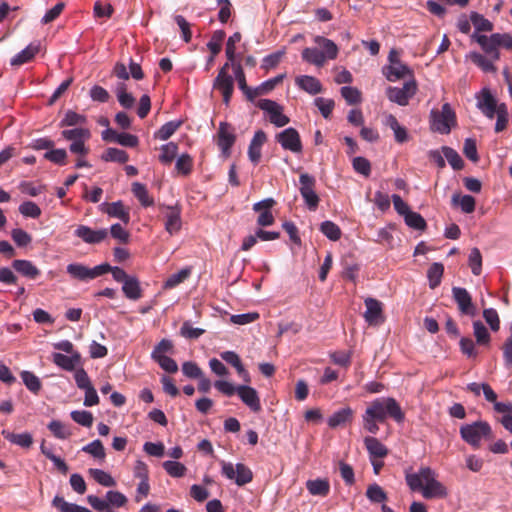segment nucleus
<instances>
[{"label":"nucleus","instance_id":"obj_1","mask_svg":"<svg viewBox=\"0 0 512 512\" xmlns=\"http://www.w3.org/2000/svg\"><path fill=\"white\" fill-rule=\"evenodd\" d=\"M406 483L412 491H421L426 499L445 498L446 487L436 479L435 472L429 467H421L418 472L406 475Z\"/></svg>","mask_w":512,"mask_h":512},{"label":"nucleus","instance_id":"obj_2","mask_svg":"<svg viewBox=\"0 0 512 512\" xmlns=\"http://www.w3.org/2000/svg\"><path fill=\"white\" fill-rule=\"evenodd\" d=\"M368 416L384 423L387 418H391L397 423L405 419V415L398 402L391 397L377 398L369 403L366 410Z\"/></svg>","mask_w":512,"mask_h":512},{"label":"nucleus","instance_id":"obj_3","mask_svg":"<svg viewBox=\"0 0 512 512\" xmlns=\"http://www.w3.org/2000/svg\"><path fill=\"white\" fill-rule=\"evenodd\" d=\"M456 123V114L449 103H444L441 110L433 109L430 112V129L433 132L449 134Z\"/></svg>","mask_w":512,"mask_h":512},{"label":"nucleus","instance_id":"obj_4","mask_svg":"<svg viewBox=\"0 0 512 512\" xmlns=\"http://www.w3.org/2000/svg\"><path fill=\"white\" fill-rule=\"evenodd\" d=\"M61 136L63 139L71 142L69 146L71 153L82 157H86L89 154V147L85 144L91 137L89 129L83 127L65 129L61 131Z\"/></svg>","mask_w":512,"mask_h":512},{"label":"nucleus","instance_id":"obj_5","mask_svg":"<svg viewBox=\"0 0 512 512\" xmlns=\"http://www.w3.org/2000/svg\"><path fill=\"white\" fill-rule=\"evenodd\" d=\"M491 434V427L485 421H477L472 424L461 426L460 435L462 439L477 448L480 446L483 438L489 437Z\"/></svg>","mask_w":512,"mask_h":512},{"label":"nucleus","instance_id":"obj_6","mask_svg":"<svg viewBox=\"0 0 512 512\" xmlns=\"http://www.w3.org/2000/svg\"><path fill=\"white\" fill-rule=\"evenodd\" d=\"M109 269L110 265L108 263H103L93 268H89L81 263H71L67 266L66 271L73 279L89 281L108 273Z\"/></svg>","mask_w":512,"mask_h":512},{"label":"nucleus","instance_id":"obj_7","mask_svg":"<svg viewBox=\"0 0 512 512\" xmlns=\"http://www.w3.org/2000/svg\"><path fill=\"white\" fill-rule=\"evenodd\" d=\"M221 473L229 480H234L238 486H243L253 479L252 471L244 464L237 463L235 466L224 460L220 461Z\"/></svg>","mask_w":512,"mask_h":512},{"label":"nucleus","instance_id":"obj_8","mask_svg":"<svg viewBox=\"0 0 512 512\" xmlns=\"http://www.w3.org/2000/svg\"><path fill=\"white\" fill-rule=\"evenodd\" d=\"M300 182V194L304 199L307 207L315 211L319 205V196L315 192L316 180L313 176L302 173L299 177Z\"/></svg>","mask_w":512,"mask_h":512},{"label":"nucleus","instance_id":"obj_9","mask_svg":"<svg viewBox=\"0 0 512 512\" xmlns=\"http://www.w3.org/2000/svg\"><path fill=\"white\" fill-rule=\"evenodd\" d=\"M159 209L162 212V214L164 215L165 230L170 235H174V234L178 233L182 226L181 206L179 204H175L173 206L160 204Z\"/></svg>","mask_w":512,"mask_h":512},{"label":"nucleus","instance_id":"obj_10","mask_svg":"<svg viewBox=\"0 0 512 512\" xmlns=\"http://www.w3.org/2000/svg\"><path fill=\"white\" fill-rule=\"evenodd\" d=\"M257 106L269 114L270 122L277 127H283L290 122L289 117L283 114V107L273 100L261 99Z\"/></svg>","mask_w":512,"mask_h":512},{"label":"nucleus","instance_id":"obj_11","mask_svg":"<svg viewBox=\"0 0 512 512\" xmlns=\"http://www.w3.org/2000/svg\"><path fill=\"white\" fill-rule=\"evenodd\" d=\"M276 141L284 150L298 154L302 152L303 146L299 132L292 127L286 128L275 136Z\"/></svg>","mask_w":512,"mask_h":512},{"label":"nucleus","instance_id":"obj_12","mask_svg":"<svg viewBox=\"0 0 512 512\" xmlns=\"http://www.w3.org/2000/svg\"><path fill=\"white\" fill-rule=\"evenodd\" d=\"M235 141L234 128L227 122H221L217 133V145L225 157L230 156Z\"/></svg>","mask_w":512,"mask_h":512},{"label":"nucleus","instance_id":"obj_13","mask_svg":"<svg viewBox=\"0 0 512 512\" xmlns=\"http://www.w3.org/2000/svg\"><path fill=\"white\" fill-rule=\"evenodd\" d=\"M477 108L489 119H493L499 111V104L488 88H483L477 95Z\"/></svg>","mask_w":512,"mask_h":512},{"label":"nucleus","instance_id":"obj_14","mask_svg":"<svg viewBox=\"0 0 512 512\" xmlns=\"http://www.w3.org/2000/svg\"><path fill=\"white\" fill-rule=\"evenodd\" d=\"M74 235L80 238L86 244H99L108 237V230H94L86 225H79L74 231Z\"/></svg>","mask_w":512,"mask_h":512},{"label":"nucleus","instance_id":"obj_15","mask_svg":"<svg viewBox=\"0 0 512 512\" xmlns=\"http://www.w3.org/2000/svg\"><path fill=\"white\" fill-rule=\"evenodd\" d=\"M276 204L273 198H266L253 205V210L259 213L257 224L261 227L270 226L275 219L271 212V208Z\"/></svg>","mask_w":512,"mask_h":512},{"label":"nucleus","instance_id":"obj_16","mask_svg":"<svg viewBox=\"0 0 512 512\" xmlns=\"http://www.w3.org/2000/svg\"><path fill=\"white\" fill-rule=\"evenodd\" d=\"M452 295L462 314L475 316L476 308L469 292L462 287H453Z\"/></svg>","mask_w":512,"mask_h":512},{"label":"nucleus","instance_id":"obj_17","mask_svg":"<svg viewBox=\"0 0 512 512\" xmlns=\"http://www.w3.org/2000/svg\"><path fill=\"white\" fill-rule=\"evenodd\" d=\"M366 311L364 318L370 325H378L384 321L382 303L374 298L365 299Z\"/></svg>","mask_w":512,"mask_h":512},{"label":"nucleus","instance_id":"obj_18","mask_svg":"<svg viewBox=\"0 0 512 512\" xmlns=\"http://www.w3.org/2000/svg\"><path fill=\"white\" fill-rule=\"evenodd\" d=\"M237 395L241 401L247 405L253 412L261 410V402L256 389L247 385L237 386Z\"/></svg>","mask_w":512,"mask_h":512},{"label":"nucleus","instance_id":"obj_19","mask_svg":"<svg viewBox=\"0 0 512 512\" xmlns=\"http://www.w3.org/2000/svg\"><path fill=\"white\" fill-rule=\"evenodd\" d=\"M101 210L108 216L121 220L124 224L130 221L129 210L124 206L122 201L101 204Z\"/></svg>","mask_w":512,"mask_h":512},{"label":"nucleus","instance_id":"obj_20","mask_svg":"<svg viewBox=\"0 0 512 512\" xmlns=\"http://www.w3.org/2000/svg\"><path fill=\"white\" fill-rule=\"evenodd\" d=\"M52 360L54 364L65 371H74L81 365L80 353H72L70 356L62 353H53Z\"/></svg>","mask_w":512,"mask_h":512},{"label":"nucleus","instance_id":"obj_21","mask_svg":"<svg viewBox=\"0 0 512 512\" xmlns=\"http://www.w3.org/2000/svg\"><path fill=\"white\" fill-rule=\"evenodd\" d=\"M213 87L222 93L224 103L228 104L234 91L233 77L231 75H224V73L217 75L214 80Z\"/></svg>","mask_w":512,"mask_h":512},{"label":"nucleus","instance_id":"obj_22","mask_svg":"<svg viewBox=\"0 0 512 512\" xmlns=\"http://www.w3.org/2000/svg\"><path fill=\"white\" fill-rule=\"evenodd\" d=\"M384 74L389 81H397L406 77H412L411 69L401 61L384 67Z\"/></svg>","mask_w":512,"mask_h":512},{"label":"nucleus","instance_id":"obj_23","mask_svg":"<svg viewBox=\"0 0 512 512\" xmlns=\"http://www.w3.org/2000/svg\"><path fill=\"white\" fill-rule=\"evenodd\" d=\"M12 267L28 279L34 280L41 275V271L29 260L16 259L12 262Z\"/></svg>","mask_w":512,"mask_h":512},{"label":"nucleus","instance_id":"obj_24","mask_svg":"<svg viewBox=\"0 0 512 512\" xmlns=\"http://www.w3.org/2000/svg\"><path fill=\"white\" fill-rule=\"evenodd\" d=\"M298 87L311 95H316L322 92V84L320 81L308 75L298 76L295 80Z\"/></svg>","mask_w":512,"mask_h":512},{"label":"nucleus","instance_id":"obj_25","mask_svg":"<svg viewBox=\"0 0 512 512\" xmlns=\"http://www.w3.org/2000/svg\"><path fill=\"white\" fill-rule=\"evenodd\" d=\"M221 358L228 364L232 365L236 369L238 375L242 377L245 382H250V375L244 368L238 354L233 351H225L221 353Z\"/></svg>","mask_w":512,"mask_h":512},{"label":"nucleus","instance_id":"obj_26","mask_svg":"<svg viewBox=\"0 0 512 512\" xmlns=\"http://www.w3.org/2000/svg\"><path fill=\"white\" fill-rule=\"evenodd\" d=\"M353 414L354 412L350 407L337 410L328 418V426L330 428H337L346 424L347 422H351L353 419Z\"/></svg>","mask_w":512,"mask_h":512},{"label":"nucleus","instance_id":"obj_27","mask_svg":"<svg viewBox=\"0 0 512 512\" xmlns=\"http://www.w3.org/2000/svg\"><path fill=\"white\" fill-rule=\"evenodd\" d=\"M386 125L394 132L395 141L397 143L402 144L409 140L407 129L400 125L394 115L390 114L387 116Z\"/></svg>","mask_w":512,"mask_h":512},{"label":"nucleus","instance_id":"obj_28","mask_svg":"<svg viewBox=\"0 0 512 512\" xmlns=\"http://www.w3.org/2000/svg\"><path fill=\"white\" fill-rule=\"evenodd\" d=\"M40 45L31 43L11 59L12 66H20L31 61L39 52Z\"/></svg>","mask_w":512,"mask_h":512},{"label":"nucleus","instance_id":"obj_29","mask_svg":"<svg viewBox=\"0 0 512 512\" xmlns=\"http://www.w3.org/2000/svg\"><path fill=\"white\" fill-rule=\"evenodd\" d=\"M365 447L370 458H384L388 454V449L375 437H366L364 439Z\"/></svg>","mask_w":512,"mask_h":512},{"label":"nucleus","instance_id":"obj_30","mask_svg":"<svg viewBox=\"0 0 512 512\" xmlns=\"http://www.w3.org/2000/svg\"><path fill=\"white\" fill-rule=\"evenodd\" d=\"M122 291L124 295L130 300L136 301L142 297V289L140 287L139 280L134 276H130L123 283Z\"/></svg>","mask_w":512,"mask_h":512},{"label":"nucleus","instance_id":"obj_31","mask_svg":"<svg viewBox=\"0 0 512 512\" xmlns=\"http://www.w3.org/2000/svg\"><path fill=\"white\" fill-rule=\"evenodd\" d=\"M476 41L484 50V52L492 58V60H499L500 53L498 51V44L492 40V35L490 37L486 35H479L476 37Z\"/></svg>","mask_w":512,"mask_h":512},{"label":"nucleus","instance_id":"obj_32","mask_svg":"<svg viewBox=\"0 0 512 512\" xmlns=\"http://www.w3.org/2000/svg\"><path fill=\"white\" fill-rule=\"evenodd\" d=\"M314 42L322 48L321 52L325 54V60H333L337 57L338 47L332 40L323 36H316Z\"/></svg>","mask_w":512,"mask_h":512},{"label":"nucleus","instance_id":"obj_33","mask_svg":"<svg viewBox=\"0 0 512 512\" xmlns=\"http://www.w3.org/2000/svg\"><path fill=\"white\" fill-rule=\"evenodd\" d=\"M306 488L309 493L314 496L325 497L329 494L330 491L329 482L324 479L309 480L306 483Z\"/></svg>","mask_w":512,"mask_h":512},{"label":"nucleus","instance_id":"obj_34","mask_svg":"<svg viewBox=\"0 0 512 512\" xmlns=\"http://www.w3.org/2000/svg\"><path fill=\"white\" fill-rule=\"evenodd\" d=\"M132 192L134 196L138 199L144 207H149L154 204L153 197L150 196L146 186L139 182H134L132 184Z\"/></svg>","mask_w":512,"mask_h":512},{"label":"nucleus","instance_id":"obj_35","mask_svg":"<svg viewBox=\"0 0 512 512\" xmlns=\"http://www.w3.org/2000/svg\"><path fill=\"white\" fill-rule=\"evenodd\" d=\"M2 434L4 435L5 439H7L9 442L18 445L22 448H29L33 444V437L30 433H11L3 431Z\"/></svg>","mask_w":512,"mask_h":512},{"label":"nucleus","instance_id":"obj_36","mask_svg":"<svg viewBox=\"0 0 512 512\" xmlns=\"http://www.w3.org/2000/svg\"><path fill=\"white\" fill-rule=\"evenodd\" d=\"M191 273L192 269L190 267L183 268L177 273L170 275L164 282L163 287L165 289H173L179 284L183 283L185 280H187L190 277Z\"/></svg>","mask_w":512,"mask_h":512},{"label":"nucleus","instance_id":"obj_37","mask_svg":"<svg viewBox=\"0 0 512 512\" xmlns=\"http://www.w3.org/2000/svg\"><path fill=\"white\" fill-rule=\"evenodd\" d=\"M182 125V121H169L162 125L154 134L155 139L165 141L169 139Z\"/></svg>","mask_w":512,"mask_h":512},{"label":"nucleus","instance_id":"obj_38","mask_svg":"<svg viewBox=\"0 0 512 512\" xmlns=\"http://www.w3.org/2000/svg\"><path fill=\"white\" fill-rule=\"evenodd\" d=\"M443 273L444 266L441 263L435 262L429 267L427 277L429 280V287L431 289H435L440 285Z\"/></svg>","mask_w":512,"mask_h":512},{"label":"nucleus","instance_id":"obj_39","mask_svg":"<svg viewBox=\"0 0 512 512\" xmlns=\"http://www.w3.org/2000/svg\"><path fill=\"white\" fill-rule=\"evenodd\" d=\"M160 150L159 161L164 165H169L173 162L178 153V145L175 142H169L162 145Z\"/></svg>","mask_w":512,"mask_h":512},{"label":"nucleus","instance_id":"obj_40","mask_svg":"<svg viewBox=\"0 0 512 512\" xmlns=\"http://www.w3.org/2000/svg\"><path fill=\"white\" fill-rule=\"evenodd\" d=\"M302 58L308 63L322 67L325 63V54L317 48H305L302 51Z\"/></svg>","mask_w":512,"mask_h":512},{"label":"nucleus","instance_id":"obj_41","mask_svg":"<svg viewBox=\"0 0 512 512\" xmlns=\"http://www.w3.org/2000/svg\"><path fill=\"white\" fill-rule=\"evenodd\" d=\"M89 474L97 483L104 487H113L116 485L114 478L101 469L91 468L89 469Z\"/></svg>","mask_w":512,"mask_h":512},{"label":"nucleus","instance_id":"obj_42","mask_svg":"<svg viewBox=\"0 0 512 512\" xmlns=\"http://www.w3.org/2000/svg\"><path fill=\"white\" fill-rule=\"evenodd\" d=\"M366 497L372 503H383L387 500V494L377 483L370 484L366 490Z\"/></svg>","mask_w":512,"mask_h":512},{"label":"nucleus","instance_id":"obj_43","mask_svg":"<svg viewBox=\"0 0 512 512\" xmlns=\"http://www.w3.org/2000/svg\"><path fill=\"white\" fill-rule=\"evenodd\" d=\"M471 60L472 62L480 67L484 72H496V67L494 66L493 62L495 60H492L491 57H486L480 53H472L471 54Z\"/></svg>","mask_w":512,"mask_h":512},{"label":"nucleus","instance_id":"obj_44","mask_svg":"<svg viewBox=\"0 0 512 512\" xmlns=\"http://www.w3.org/2000/svg\"><path fill=\"white\" fill-rule=\"evenodd\" d=\"M53 504L57 507L61 512H91L88 508L69 503L64 500L62 497H55L53 500Z\"/></svg>","mask_w":512,"mask_h":512},{"label":"nucleus","instance_id":"obj_45","mask_svg":"<svg viewBox=\"0 0 512 512\" xmlns=\"http://www.w3.org/2000/svg\"><path fill=\"white\" fill-rule=\"evenodd\" d=\"M442 152L453 169L461 170L463 168L464 162L456 150L448 146H443Z\"/></svg>","mask_w":512,"mask_h":512},{"label":"nucleus","instance_id":"obj_46","mask_svg":"<svg viewBox=\"0 0 512 512\" xmlns=\"http://www.w3.org/2000/svg\"><path fill=\"white\" fill-rule=\"evenodd\" d=\"M175 169L181 175H189L193 169V158L187 153L180 155L176 160Z\"/></svg>","mask_w":512,"mask_h":512},{"label":"nucleus","instance_id":"obj_47","mask_svg":"<svg viewBox=\"0 0 512 512\" xmlns=\"http://www.w3.org/2000/svg\"><path fill=\"white\" fill-rule=\"evenodd\" d=\"M405 224L415 230L423 231L427 227L425 219L417 212L410 211L404 217Z\"/></svg>","mask_w":512,"mask_h":512},{"label":"nucleus","instance_id":"obj_48","mask_svg":"<svg viewBox=\"0 0 512 512\" xmlns=\"http://www.w3.org/2000/svg\"><path fill=\"white\" fill-rule=\"evenodd\" d=\"M468 265L475 276H479L482 272V255L478 248L471 249L468 257Z\"/></svg>","mask_w":512,"mask_h":512},{"label":"nucleus","instance_id":"obj_49","mask_svg":"<svg viewBox=\"0 0 512 512\" xmlns=\"http://www.w3.org/2000/svg\"><path fill=\"white\" fill-rule=\"evenodd\" d=\"M86 123V117L82 114H78L72 110H69L65 113L64 118L60 121L59 126L69 127V126H77L83 125Z\"/></svg>","mask_w":512,"mask_h":512},{"label":"nucleus","instance_id":"obj_50","mask_svg":"<svg viewBox=\"0 0 512 512\" xmlns=\"http://www.w3.org/2000/svg\"><path fill=\"white\" fill-rule=\"evenodd\" d=\"M470 21L477 31L490 32L493 30V24L491 21L486 19L483 15L472 12L470 15Z\"/></svg>","mask_w":512,"mask_h":512},{"label":"nucleus","instance_id":"obj_51","mask_svg":"<svg viewBox=\"0 0 512 512\" xmlns=\"http://www.w3.org/2000/svg\"><path fill=\"white\" fill-rule=\"evenodd\" d=\"M473 328L477 344L488 345L491 338L485 325L481 321L477 320L473 322Z\"/></svg>","mask_w":512,"mask_h":512},{"label":"nucleus","instance_id":"obj_52","mask_svg":"<svg viewBox=\"0 0 512 512\" xmlns=\"http://www.w3.org/2000/svg\"><path fill=\"white\" fill-rule=\"evenodd\" d=\"M320 231L330 240L337 241L341 237V229L332 221H324L320 225Z\"/></svg>","mask_w":512,"mask_h":512},{"label":"nucleus","instance_id":"obj_53","mask_svg":"<svg viewBox=\"0 0 512 512\" xmlns=\"http://www.w3.org/2000/svg\"><path fill=\"white\" fill-rule=\"evenodd\" d=\"M102 159L105 161L118 162L123 164L128 161L129 156L124 150L118 148H108L103 154Z\"/></svg>","mask_w":512,"mask_h":512},{"label":"nucleus","instance_id":"obj_54","mask_svg":"<svg viewBox=\"0 0 512 512\" xmlns=\"http://www.w3.org/2000/svg\"><path fill=\"white\" fill-rule=\"evenodd\" d=\"M21 378L25 386L34 394H37L42 385L40 379L30 371H23L21 373Z\"/></svg>","mask_w":512,"mask_h":512},{"label":"nucleus","instance_id":"obj_55","mask_svg":"<svg viewBox=\"0 0 512 512\" xmlns=\"http://www.w3.org/2000/svg\"><path fill=\"white\" fill-rule=\"evenodd\" d=\"M225 36L226 33L224 30H216L213 32L210 41L207 43V47L213 56H216L221 51Z\"/></svg>","mask_w":512,"mask_h":512},{"label":"nucleus","instance_id":"obj_56","mask_svg":"<svg viewBox=\"0 0 512 512\" xmlns=\"http://www.w3.org/2000/svg\"><path fill=\"white\" fill-rule=\"evenodd\" d=\"M47 427L58 439H67L71 436L70 430L59 420H52Z\"/></svg>","mask_w":512,"mask_h":512},{"label":"nucleus","instance_id":"obj_57","mask_svg":"<svg viewBox=\"0 0 512 512\" xmlns=\"http://www.w3.org/2000/svg\"><path fill=\"white\" fill-rule=\"evenodd\" d=\"M73 421L84 427H91L93 424V414L86 410H74L70 413Z\"/></svg>","mask_w":512,"mask_h":512},{"label":"nucleus","instance_id":"obj_58","mask_svg":"<svg viewBox=\"0 0 512 512\" xmlns=\"http://www.w3.org/2000/svg\"><path fill=\"white\" fill-rule=\"evenodd\" d=\"M67 157L65 149H51L44 154L46 160L60 166L67 164Z\"/></svg>","mask_w":512,"mask_h":512},{"label":"nucleus","instance_id":"obj_59","mask_svg":"<svg viewBox=\"0 0 512 512\" xmlns=\"http://www.w3.org/2000/svg\"><path fill=\"white\" fill-rule=\"evenodd\" d=\"M342 97L349 105H355L361 102V92L351 86H344L340 90Z\"/></svg>","mask_w":512,"mask_h":512},{"label":"nucleus","instance_id":"obj_60","mask_svg":"<svg viewBox=\"0 0 512 512\" xmlns=\"http://www.w3.org/2000/svg\"><path fill=\"white\" fill-rule=\"evenodd\" d=\"M452 201L454 203L459 204L461 207V210L464 213L469 214L475 210V205H476L475 198L471 195H464L461 197H459L458 195H454L452 198Z\"/></svg>","mask_w":512,"mask_h":512},{"label":"nucleus","instance_id":"obj_61","mask_svg":"<svg viewBox=\"0 0 512 512\" xmlns=\"http://www.w3.org/2000/svg\"><path fill=\"white\" fill-rule=\"evenodd\" d=\"M116 93H117L118 101L122 107H124L126 109L133 107V105L135 103V98L132 96V94H130L126 91L125 84H123V83L120 84L117 87Z\"/></svg>","mask_w":512,"mask_h":512},{"label":"nucleus","instance_id":"obj_62","mask_svg":"<svg viewBox=\"0 0 512 512\" xmlns=\"http://www.w3.org/2000/svg\"><path fill=\"white\" fill-rule=\"evenodd\" d=\"M387 97L390 101L395 102L401 106H405L409 102V98L405 92L398 87H389L387 89Z\"/></svg>","mask_w":512,"mask_h":512},{"label":"nucleus","instance_id":"obj_63","mask_svg":"<svg viewBox=\"0 0 512 512\" xmlns=\"http://www.w3.org/2000/svg\"><path fill=\"white\" fill-rule=\"evenodd\" d=\"M163 468L172 477H183L187 470L182 463L177 461H165Z\"/></svg>","mask_w":512,"mask_h":512},{"label":"nucleus","instance_id":"obj_64","mask_svg":"<svg viewBox=\"0 0 512 512\" xmlns=\"http://www.w3.org/2000/svg\"><path fill=\"white\" fill-rule=\"evenodd\" d=\"M82 451L92 455L95 458L104 459L105 449L100 440H94L82 448Z\"/></svg>","mask_w":512,"mask_h":512}]
</instances>
